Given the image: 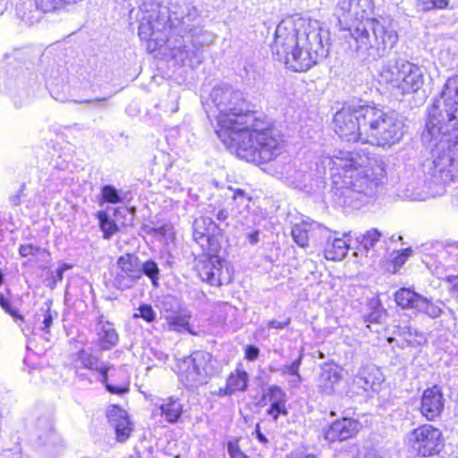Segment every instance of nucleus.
Listing matches in <instances>:
<instances>
[{
    "mask_svg": "<svg viewBox=\"0 0 458 458\" xmlns=\"http://www.w3.org/2000/svg\"><path fill=\"white\" fill-rule=\"evenodd\" d=\"M428 113L421 140L431 148V156L422 164L424 184L445 186L458 180V134H450L458 124V74L445 81Z\"/></svg>",
    "mask_w": 458,
    "mask_h": 458,
    "instance_id": "f257e3e1",
    "label": "nucleus"
},
{
    "mask_svg": "<svg viewBox=\"0 0 458 458\" xmlns=\"http://www.w3.org/2000/svg\"><path fill=\"white\" fill-rule=\"evenodd\" d=\"M330 46V32L318 21L288 17L277 25L271 50L286 68L301 72L323 61Z\"/></svg>",
    "mask_w": 458,
    "mask_h": 458,
    "instance_id": "f03ea898",
    "label": "nucleus"
},
{
    "mask_svg": "<svg viewBox=\"0 0 458 458\" xmlns=\"http://www.w3.org/2000/svg\"><path fill=\"white\" fill-rule=\"evenodd\" d=\"M369 157L358 152L337 150L323 159L333 178V197L336 205L360 208L373 199L382 184L379 173L368 165Z\"/></svg>",
    "mask_w": 458,
    "mask_h": 458,
    "instance_id": "7ed1b4c3",
    "label": "nucleus"
},
{
    "mask_svg": "<svg viewBox=\"0 0 458 458\" xmlns=\"http://www.w3.org/2000/svg\"><path fill=\"white\" fill-rule=\"evenodd\" d=\"M371 0H339L335 15L342 30H349L357 51H371L369 55L383 56L398 41V35L386 21L368 19Z\"/></svg>",
    "mask_w": 458,
    "mask_h": 458,
    "instance_id": "20e7f679",
    "label": "nucleus"
},
{
    "mask_svg": "<svg viewBox=\"0 0 458 458\" xmlns=\"http://www.w3.org/2000/svg\"><path fill=\"white\" fill-rule=\"evenodd\" d=\"M237 137H232L225 144L240 159L252 163H268L284 151L282 136L272 127L269 120L262 114L255 121L239 131Z\"/></svg>",
    "mask_w": 458,
    "mask_h": 458,
    "instance_id": "39448f33",
    "label": "nucleus"
},
{
    "mask_svg": "<svg viewBox=\"0 0 458 458\" xmlns=\"http://www.w3.org/2000/svg\"><path fill=\"white\" fill-rule=\"evenodd\" d=\"M209 98L217 111L216 132L223 143L240 135L239 131L255 121V116L259 114L250 110L243 92L227 83L215 86Z\"/></svg>",
    "mask_w": 458,
    "mask_h": 458,
    "instance_id": "423d86ee",
    "label": "nucleus"
},
{
    "mask_svg": "<svg viewBox=\"0 0 458 458\" xmlns=\"http://www.w3.org/2000/svg\"><path fill=\"white\" fill-rule=\"evenodd\" d=\"M363 115L365 143L390 148L403 137L404 123L395 111L368 105Z\"/></svg>",
    "mask_w": 458,
    "mask_h": 458,
    "instance_id": "0eeeda50",
    "label": "nucleus"
},
{
    "mask_svg": "<svg viewBox=\"0 0 458 458\" xmlns=\"http://www.w3.org/2000/svg\"><path fill=\"white\" fill-rule=\"evenodd\" d=\"M378 81L395 94L417 93L425 83L424 69L403 58H391L382 64Z\"/></svg>",
    "mask_w": 458,
    "mask_h": 458,
    "instance_id": "6e6552de",
    "label": "nucleus"
},
{
    "mask_svg": "<svg viewBox=\"0 0 458 458\" xmlns=\"http://www.w3.org/2000/svg\"><path fill=\"white\" fill-rule=\"evenodd\" d=\"M180 380L188 389L206 385L215 373L212 355L204 351L192 352L182 360L180 366Z\"/></svg>",
    "mask_w": 458,
    "mask_h": 458,
    "instance_id": "1a4fd4ad",
    "label": "nucleus"
},
{
    "mask_svg": "<svg viewBox=\"0 0 458 458\" xmlns=\"http://www.w3.org/2000/svg\"><path fill=\"white\" fill-rule=\"evenodd\" d=\"M367 105H348L337 111L334 116L335 132L347 142L365 143L363 133L364 115Z\"/></svg>",
    "mask_w": 458,
    "mask_h": 458,
    "instance_id": "9d476101",
    "label": "nucleus"
},
{
    "mask_svg": "<svg viewBox=\"0 0 458 458\" xmlns=\"http://www.w3.org/2000/svg\"><path fill=\"white\" fill-rule=\"evenodd\" d=\"M196 269L199 278L212 286L229 284L233 280V268L217 255L202 257Z\"/></svg>",
    "mask_w": 458,
    "mask_h": 458,
    "instance_id": "9b49d317",
    "label": "nucleus"
},
{
    "mask_svg": "<svg viewBox=\"0 0 458 458\" xmlns=\"http://www.w3.org/2000/svg\"><path fill=\"white\" fill-rule=\"evenodd\" d=\"M409 444L419 455L433 456L443 447L442 432L432 425L425 424L412 430L409 436Z\"/></svg>",
    "mask_w": 458,
    "mask_h": 458,
    "instance_id": "f8f14e48",
    "label": "nucleus"
},
{
    "mask_svg": "<svg viewBox=\"0 0 458 458\" xmlns=\"http://www.w3.org/2000/svg\"><path fill=\"white\" fill-rule=\"evenodd\" d=\"M139 281L140 258L133 253L120 256L116 261L114 287L124 291L132 288Z\"/></svg>",
    "mask_w": 458,
    "mask_h": 458,
    "instance_id": "ddd939ff",
    "label": "nucleus"
},
{
    "mask_svg": "<svg viewBox=\"0 0 458 458\" xmlns=\"http://www.w3.org/2000/svg\"><path fill=\"white\" fill-rule=\"evenodd\" d=\"M164 28V20H160L157 12L152 10L140 17L138 34L141 40L148 42V49L155 50L165 42Z\"/></svg>",
    "mask_w": 458,
    "mask_h": 458,
    "instance_id": "4468645a",
    "label": "nucleus"
},
{
    "mask_svg": "<svg viewBox=\"0 0 458 458\" xmlns=\"http://www.w3.org/2000/svg\"><path fill=\"white\" fill-rule=\"evenodd\" d=\"M445 400L439 386L425 389L420 398V411L429 421H434L441 417L445 409Z\"/></svg>",
    "mask_w": 458,
    "mask_h": 458,
    "instance_id": "2eb2a0df",
    "label": "nucleus"
},
{
    "mask_svg": "<svg viewBox=\"0 0 458 458\" xmlns=\"http://www.w3.org/2000/svg\"><path fill=\"white\" fill-rule=\"evenodd\" d=\"M360 427L357 420L343 418L325 428L323 435L328 442L344 441L356 436Z\"/></svg>",
    "mask_w": 458,
    "mask_h": 458,
    "instance_id": "dca6fc26",
    "label": "nucleus"
},
{
    "mask_svg": "<svg viewBox=\"0 0 458 458\" xmlns=\"http://www.w3.org/2000/svg\"><path fill=\"white\" fill-rule=\"evenodd\" d=\"M181 30L185 34H190L193 38H197L199 33H202L206 38L200 42V44L211 42L213 40V35L204 31L201 27V18L198 9L188 4L182 12L180 18Z\"/></svg>",
    "mask_w": 458,
    "mask_h": 458,
    "instance_id": "f3484780",
    "label": "nucleus"
},
{
    "mask_svg": "<svg viewBox=\"0 0 458 458\" xmlns=\"http://www.w3.org/2000/svg\"><path fill=\"white\" fill-rule=\"evenodd\" d=\"M383 381L381 370L374 364L361 366L352 379L353 385L365 392L378 391Z\"/></svg>",
    "mask_w": 458,
    "mask_h": 458,
    "instance_id": "a211bd4d",
    "label": "nucleus"
},
{
    "mask_svg": "<svg viewBox=\"0 0 458 458\" xmlns=\"http://www.w3.org/2000/svg\"><path fill=\"white\" fill-rule=\"evenodd\" d=\"M76 361L79 364L78 367L90 371L95 376V380L99 382H106V379H108V371L113 367L83 349L77 352Z\"/></svg>",
    "mask_w": 458,
    "mask_h": 458,
    "instance_id": "6ab92c4d",
    "label": "nucleus"
},
{
    "mask_svg": "<svg viewBox=\"0 0 458 458\" xmlns=\"http://www.w3.org/2000/svg\"><path fill=\"white\" fill-rule=\"evenodd\" d=\"M95 331L97 334V345L100 351H109L117 345L119 335L114 324L105 318L103 315L98 318Z\"/></svg>",
    "mask_w": 458,
    "mask_h": 458,
    "instance_id": "aec40b11",
    "label": "nucleus"
},
{
    "mask_svg": "<svg viewBox=\"0 0 458 458\" xmlns=\"http://www.w3.org/2000/svg\"><path fill=\"white\" fill-rule=\"evenodd\" d=\"M192 228L194 241L202 247L205 243H208L212 237L220 234L225 229L224 227H220V224L215 223L213 219L208 216L196 218L193 222Z\"/></svg>",
    "mask_w": 458,
    "mask_h": 458,
    "instance_id": "412c9836",
    "label": "nucleus"
},
{
    "mask_svg": "<svg viewBox=\"0 0 458 458\" xmlns=\"http://www.w3.org/2000/svg\"><path fill=\"white\" fill-rule=\"evenodd\" d=\"M342 380L340 368L333 363H324L318 379V387L325 394L331 395Z\"/></svg>",
    "mask_w": 458,
    "mask_h": 458,
    "instance_id": "4be33fe9",
    "label": "nucleus"
},
{
    "mask_svg": "<svg viewBox=\"0 0 458 458\" xmlns=\"http://www.w3.org/2000/svg\"><path fill=\"white\" fill-rule=\"evenodd\" d=\"M107 418L115 430L118 441H125L132 430L126 411L117 405H112L107 411Z\"/></svg>",
    "mask_w": 458,
    "mask_h": 458,
    "instance_id": "5701e85b",
    "label": "nucleus"
},
{
    "mask_svg": "<svg viewBox=\"0 0 458 458\" xmlns=\"http://www.w3.org/2000/svg\"><path fill=\"white\" fill-rule=\"evenodd\" d=\"M444 306L445 304L441 301L433 302L431 300L423 297L422 304L420 306L418 312H422L431 318H437L444 314L448 316V319L451 325H455L456 317L454 311L451 309H447V310L445 311L443 310Z\"/></svg>",
    "mask_w": 458,
    "mask_h": 458,
    "instance_id": "b1692460",
    "label": "nucleus"
},
{
    "mask_svg": "<svg viewBox=\"0 0 458 458\" xmlns=\"http://www.w3.org/2000/svg\"><path fill=\"white\" fill-rule=\"evenodd\" d=\"M191 312L187 310H182L177 314H170L165 316V321L169 331H175L178 333L188 332L191 335H196L191 329L190 319Z\"/></svg>",
    "mask_w": 458,
    "mask_h": 458,
    "instance_id": "393cba45",
    "label": "nucleus"
},
{
    "mask_svg": "<svg viewBox=\"0 0 458 458\" xmlns=\"http://www.w3.org/2000/svg\"><path fill=\"white\" fill-rule=\"evenodd\" d=\"M248 382V373L237 369L229 375L226 386L224 389H220V392L224 395H231L235 392H244L247 390Z\"/></svg>",
    "mask_w": 458,
    "mask_h": 458,
    "instance_id": "a878e982",
    "label": "nucleus"
},
{
    "mask_svg": "<svg viewBox=\"0 0 458 458\" xmlns=\"http://www.w3.org/2000/svg\"><path fill=\"white\" fill-rule=\"evenodd\" d=\"M423 297L410 288H401L394 294V301L402 309L419 310Z\"/></svg>",
    "mask_w": 458,
    "mask_h": 458,
    "instance_id": "bb28decb",
    "label": "nucleus"
},
{
    "mask_svg": "<svg viewBox=\"0 0 458 458\" xmlns=\"http://www.w3.org/2000/svg\"><path fill=\"white\" fill-rule=\"evenodd\" d=\"M349 244L342 238H334L332 242L327 240L325 248V257L329 260H342L347 254Z\"/></svg>",
    "mask_w": 458,
    "mask_h": 458,
    "instance_id": "cd10ccee",
    "label": "nucleus"
},
{
    "mask_svg": "<svg viewBox=\"0 0 458 458\" xmlns=\"http://www.w3.org/2000/svg\"><path fill=\"white\" fill-rule=\"evenodd\" d=\"M160 411L167 422L175 423L182 416V404L179 399L170 397L160 404Z\"/></svg>",
    "mask_w": 458,
    "mask_h": 458,
    "instance_id": "c85d7f7f",
    "label": "nucleus"
},
{
    "mask_svg": "<svg viewBox=\"0 0 458 458\" xmlns=\"http://www.w3.org/2000/svg\"><path fill=\"white\" fill-rule=\"evenodd\" d=\"M130 192L116 189L114 185L106 184L101 188V200L109 204H119L131 199Z\"/></svg>",
    "mask_w": 458,
    "mask_h": 458,
    "instance_id": "c756f323",
    "label": "nucleus"
},
{
    "mask_svg": "<svg viewBox=\"0 0 458 458\" xmlns=\"http://www.w3.org/2000/svg\"><path fill=\"white\" fill-rule=\"evenodd\" d=\"M142 276H147L154 287L159 285L160 269L154 259H148L143 262L140 260V280Z\"/></svg>",
    "mask_w": 458,
    "mask_h": 458,
    "instance_id": "7c9ffc66",
    "label": "nucleus"
},
{
    "mask_svg": "<svg viewBox=\"0 0 458 458\" xmlns=\"http://www.w3.org/2000/svg\"><path fill=\"white\" fill-rule=\"evenodd\" d=\"M97 217L99 222L100 230L103 233L104 239H110L118 231V226L115 222L111 219L106 211H98Z\"/></svg>",
    "mask_w": 458,
    "mask_h": 458,
    "instance_id": "2f4dec72",
    "label": "nucleus"
},
{
    "mask_svg": "<svg viewBox=\"0 0 458 458\" xmlns=\"http://www.w3.org/2000/svg\"><path fill=\"white\" fill-rule=\"evenodd\" d=\"M292 236L300 247H307L310 237V225L307 223L294 225L292 228Z\"/></svg>",
    "mask_w": 458,
    "mask_h": 458,
    "instance_id": "473e14b6",
    "label": "nucleus"
},
{
    "mask_svg": "<svg viewBox=\"0 0 458 458\" xmlns=\"http://www.w3.org/2000/svg\"><path fill=\"white\" fill-rule=\"evenodd\" d=\"M369 308L371 311L365 316L364 320L366 323L380 324L383 322L386 316V310L382 307L378 300H371L369 301Z\"/></svg>",
    "mask_w": 458,
    "mask_h": 458,
    "instance_id": "72a5a7b5",
    "label": "nucleus"
},
{
    "mask_svg": "<svg viewBox=\"0 0 458 458\" xmlns=\"http://www.w3.org/2000/svg\"><path fill=\"white\" fill-rule=\"evenodd\" d=\"M54 317H57V313H53L49 307L46 310L41 309L35 316L36 326H38V329L48 334Z\"/></svg>",
    "mask_w": 458,
    "mask_h": 458,
    "instance_id": "f704fd0d",
    "label": "nucleus"
},
{
    "mask_svg": "<svg viewBox=\"0 0 458 458\" xmlns=\"http://www.w3.org/2000/svg\"><path fill=\"white\" fill-rule=\"evenodd\" d=\"M401 335L403 336L405 342L411 346H420L426 342V337L423 333L419 332L416 328L411 327H403L401 328Z\"/></svg>",
    "mask_w": 458,
    "mask_h": 458,
    "instance_id": "c9c22d12",
    "label": "nucleus"
},
{
    "mask_svg": "<svg viewBox=\"0 0 458 458\" xmlns=\"http://www.w3.org/2000/svg\"><path fill=\"white\" fill-rule=\"evenodd\" d=\"M77 0H35L38 9L42 13H51L62 8L66 4L75 3Z\"/></svg>",
    "mask_w": 458,
    "mask_h": 458,
    "instance_id": "e433bc0d",
    "label": "nucleus"
},
{
    "mask_svg": "<svg viewBox=\"0 0 458 458\" xmlns=\"http://www.w3.org/2000/svg\"><path fill=\"white\" fill-rule=\"evenodd\" d=\"M160 310L165 318V316H169L170 314H177L182 310L178 300L173 296H165L163 298V300L160 301Z\"/></svg>",
    "mask_w": 458,
    "mask_h": 458,
    "instance_id": "4c0bfd02",
    "label": "nucleus"
},
{
    "mask_svg": "<svg viewBox=\"0 0 458 458\" xmlns=\"http://www.w3.org/2000/svg\"><path fill=\"white\" fill-rule=\"evenodd\" d=\"M428 192L424 191L423 186L415 187L413 183H409L403 191V197L409 200H424Z\"/></svg>",
    "mask_w": 458,
    "mask_h": 458,
    "instance_id": "58836bf2",
    "label": "nucleus"
},
{
    "mask_svg": "<svg viewBox=\"0 0 458 458\" xmlns=\"http://www.w3.org/2000/svg\"><path fill=\"white\" fill-rule=\"evenodd\" d=\"M266 398L271 403L276 404H285L286 394L283 389L276 385L270 386L265 395Z\"/></svg>",
    "mask_w": 458,
    "mask_h": 458,
    "instance_id": "ea45409f",
    "label": "nucleus"
},
{
    "mask_svg": "<svg viewBox=\"0 0 458 458\" xmlns=\"http://www.w3.org/2000/svg\"><path fill=\"white\" fill-rule=\"evenodd\" d=\"M449 3L450 0H417V7L423 12H428L433 9H445Z\"/></svg>",
    "mask_w": 458,
    "mask_h": 458,
    "instance_id": "a19ab883",
    "label": "nucleus"
},
{
    "mask_svg": "<svg viewBox=\"0 0 458 458\" xmlns=\"http://www.w3.org/2000/svg\"><path fill=\"white\" fill-rule=\"evenodd\" d=\"M42 12L36 7V9H26L22 14L19 11V17L28 26H33L38 23L42 18Z\"/></svg>",
    "mask_w": 458,
    "mask_h": 458,
    "instance_id": "79ce46f5",
    "label": "nucleus"
},
{
    "mask_svg": "<svg viewBox=\"0 0 458 458\" xmlns=\"http://www.w3.org/2000/svg\"><path fill=\"white\" fill-rule=\"evenodd\" d=\"M6 294L0 292V306L9 315H11L15 320L23 321V316L20 315L18 311L11 306L9 299V290L5 289Z\"/></svg>",
    "mask_w": 458,
    "mask_h": 458,
    "instance_id": "37998d69",
    "label": "nucleus"
},
{
    "mask_svg": "<svg viewBox=\"0 0 458 458\" xmlns=\"http://www.w3.org/2000/svg\"><path fill=\"white\" fill-rule=\"evenodd\" d=\"M381 237V233L377 229H370L364 235H362L360 244L366 250H369L372 248L376 242Z\"/></svg>",
    "mask_w": 458,
    "mask_h": 458,
    "instance_id": "c03bdc74",
    "label": "nucleus"
},
{
    "mask_svg": "<svg viewBox=\"0 0 458 458\" xmlns=\"http://www.w3.org/2000/svg\"><path fill=\"white\" fill-rule=\"evenodd\" d=\"M302 362V353L301 352L299 356L291 363L285 364L276 369L275 371L280 372L282 375H298L300 372V367Z\"/></svg>",
    "mask_w": 458,
    "mask_h": 458,
    "instance_id": "a18cd8bd",
    "label": "nucleus"
},
{
    "mask_svg": "<svg viewBox=\"0 0 458 458\" xmlns=\"http://www.w3.org/2000/svg\"><path fill=\"white\" fill-rule=\"evenodd\" d=\"M19 254L21 257L36 256V255L49 256V253H48V251H47L46 249H43V248L34 245L32 243L20 245Z\"/></svg>",
    "mask_w": 458,
    "mask_h": 458,
    "instance_id": "49530a36",
    "label": "nucleus"
},
{
    "mask_svg": "<svg viewBox=\"0 0 458 458\" xmlns=\"http://www.w3.org/2000/svg\"><path fill=\"white\" fill-rule=\"evenodd\" d=\"M133 318H141L148 323L155 321L157 314L150 304H141L138 308V312L134 313Z\"/></svg>",
    "mask_w": 458,
    "mask_h": 458,
    "instance_id": "de8ad7c7",
    "label": "nucleus"
},
{
    "mask_svg": "<svg viewBox=\"0 0 458 458\" xmlns=\"http://www.w3.org/2000/svg\"><path fill=\"white\" fill-rule=\"evenodd\" d=\"M112 98V95L103 97V98H87V99H75L72 100L75 104H87L92 105L93 107L97 109H106L107 107V102Z\"/></svg>",
    "mask_w": 458,
    "mask_h": 458,
    "instance_id": "09e8293b",
    "label": "nucleus"
},
{
    "mask_svg": "<svg viewBox=\"0 0 458 458\" xmlns=\"http://www.w3.org/2000/svg\"><path fill=\"white\" fill-rule=\"evenodd\" d=\"M267 413L272 416L273 420L276 421L280 414L286 415L288 413L285 404L271 403Z\"/></svg>",
    "mask_w": 458,
    "mask_h": 458,
    "instance_id": "8fccbe9b",
    "label": "nucleus"
},
{
    "mask_svg": "<svg viewBox=\"0 0 458 458\" xmlns=\"http://www.w3.org/2000/svg\"><path fill=\"white\" fill-rule=\"evenodd\" d=\"M227 451L231 458H250L242 453L238 445L233 441L227 443Z\"/></svg>",
    "mask_w": 458,
    "mask_h": 458,
    "instance_id": "3c124183",
    "label": "nucleus"
},
{
    "mask_svg": "<svg viewBox=\"0 0 458 458\" xmlns=\"http://www.w3.org/2000/svg\"><path fill=\"white\" fill-rule=\"evenodd\" d=\"M357 458H381L378 452L369 446H363L359 452Z\"/></svg>",
    "mask_w": 458,
    "mask_h": 458,
    "instance_id": "603ef678",
    "label": "nucleus"
},
{
    "mask_svg": "<svg viewBox=\"0 0 458 458\" xmlns=\"http://www.w3.org/2000/svg\"><path fill=\"white\" fill-rule=\"evenodd\" d=\"M259 349L256 345L249 344L244 349L245 359L250 361L256 360L259 356Z\"/></svg>",
    "mask_w": 458,
    "mask_h": 458,
    "instance_id": "864d4df0",
    "label": "nucleus"
},
{
    "mask_svg": "<svg viewBox=\"0 0 458 458\" xmlns=\"http://www.w3.org/2000/svg\"><path fill=\"white\" fill-rule=\"evenodd\" d=\"M101 383L105 385L106 391L114 394L122 395L129 391V387L111 385L107 379H106V382Z\"/></svg>",
    "mask_w": 458,
    "mask_h": 458,
    "instance_id": "5fc2aeb1",
    "label": "nucleus"
},
{
    "mask_svg": "<svg viewBox=\"0 0 458 458\" xmlns=\"http://www.w3.org/2000/svg\"><path fill=\"white\" fill-rule=\"evenodd\" d=\"M445 281L449 284L452 295L458 298V276H447Z\"/></svg>",
    "mask_w": 458,
    "mask_h": 458,
    "instance_id": "6e6d98bb",
    "label": "nucleus"
},
{
    "mask_svg": "<svg viewBox=\"0 0 458 458\" xmlns=\"http://www.w3.org/2000/svg\"><path fill=\"white\" fill-rule=\"evenodd\" d=\"M37 427L39 429H44L46 433H49L53 429V422L52 420L46 417V418H39L37 422Z\"/></svg>",
    "mask_w": 458,
    "mask_h": 458,
    "instance_id": "4d7b16f0",
    "label": "nucleus"
},
{
    "mask_svg": "<svg viewBox=\"0 0 458 458\" xmlns=\"http://www.w3.org/2000/svg\"><path fill=\"white\" fill-rule=\"evenodd\" d=\"M71 266L65 263H64L61 267H57L52 276L54 283L55 284L56 282L62 281L64 278V271H66Z\"/></svg>",
    "mask_w": 458,
    "mask_h": 458,
    "instance_id": "13d9d810",
    "label": "nucleus"
},
{
    "mask_svg": "<svg viewBox=\"0 0 458 458\" xmlns=\"http://www.w3.org/2000/svg\"><path fill=\"white\" fill-rule=\"evenodd\" d=\"M75 375H76V377L80 381L87 380L89 383H92L93 381H96L95 380V376H93V374L90 371H89V372H82V371L80 370V367H78V366H76Z\"/></svg>",
    "mask_w": 458,
    "mask_h": 458,
    "instance_id": "bf43d9fd",
    "label": "nucleus"
},
{
    "mask_svg": "<svg viewBox=\"0 0 458 458\" xmlns=\"http://www.w3.org/2000/svg\"><path fill=\"white\" fill-rule=\"evenodd\" d=\"M228 215L229 213L225 208H221L215 214L216 219L219 222L218 224H220V227H222L223 225L226 227L228 225V224L225 223Z\"/></svg>",
    "mask_w": 458,
    "mask_h": 458,
    "instance_id": "052dcab7",
    "label": "nucleus"
},
{
    "mask_svg": "<svg viewBox=\"0 0 458 458\" xmlns=\"http://www.w3.org/2000/svg\"><path fill=\"white\" fill-rule=\"evenodd\" d=\"M290 322H291L290 318H288L284 321H277L276 319H273V320L268 321L267 327H268V328L284 329L286 327H288Z\"/></svg>",
    "mask_w": 458,
    "mask_h": 458,
    "instance_id": "680f3d73",
    "label": "nucleus"
},
{
    "mask_svg": "<svg viewBox=\"0 0 458 458\" xmlns=\"http://www.w3.org/2000/svg\"><path fill=\"white\" fill-rule=\"evenodd\" d=\"M24 188H25V184H22L21 186V189L19 190L18 193L15 194V195H13L10 197V202L12 203V205L13 206H19L20 203H21V196L24 191Z\"/></svg>",
    "mask_w": 458,
    "mask_h": 458,
    "instance_id": "e2e57ef3",
    "label": "nucleus"
},
{
    "mask_svg": "<svg viewBox=\"0 0 458 458\" xmlns=\"http://www.w3.org/2000/svg\"><path fill=\"white\" fill-rule=\"evenodd\" d=\"M446 252L456 258L458 261V242L450 243L447 245Z\"/></svg>",
    "mask_w": 458,
    "mask_h": 458,
    "instance_id": "0e129e2a",
    "label": "nucleus"
},
{
    "mask_svg": "<svg viewBox=\"0 0 458 458\" xmlns=\"http://www.w3.org/2000/svg\"><path fill=\"white\" fill-rule=\"evenodd\" d=\"M255 434H256V437L257 439L262 443V444H267L268 442L267 438L266 437V436L260 431V427H259V424H257L256 425V428H255Z\"/></svg>",
    "mask_w": 458,
    "mask_h": 458,
    "instance_id": "69168bd1",
    "label": "nucleus"
},
{
    "mask_svg": "<svg viewBox=\"0 0 458 458\" xmlns=\"http://www.w3.org/2000/svg\"><path fill=\"white\" fill-rule=\"evenodd\" d=\"M288 458H317L314 454H305L303 452L292 453L288 455Z\"/></svg>",
    "mask_w": 458,
    "mask_h": 458,
    "instance_id": "338daca9",
    "label": "nucleus"
},
{
    "mask_svg": "<svg viewBox=\"0 0 458 458\" xmlns=\"http://www.w3.org/2000/svg\"><path fill=\"white\" fill-rule=\"evenodd\" d=\"M259 231H255L249 234L248 238L250 243L255 244L259 241Z\"/></svg>",
    "mask_w": 458,
    "mask_h": 458,
    "instance_id": "774afa93",
    "label": "nucleus"
}]
</instances>
